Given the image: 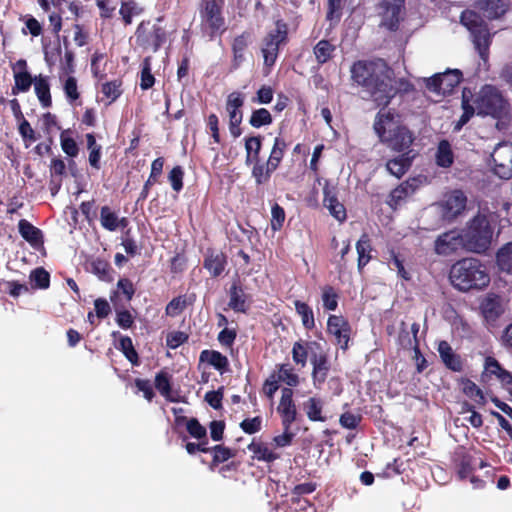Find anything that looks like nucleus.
<instances>
[{
	"label": "nucleus",
	"mask_w": 512,
	"mask_h": 512,
	"mask_svg": "<svg viewBox=\"0 0 512 512\" xmlns=\"http://www.w3.org/2000/svg\"><path fill=\"white\" fill-rule=\"evenodd\" d=\"M211 449V453L213 454L212 461L209 465L211 470H213L219 464L224 463L236 456V450L230 449L229 447H226L224 445L218 444L211 447Z\"/></svg>",
	"instance_id": "46"
},
{
	"label": "nucleus",
	"mask_w": 512,
	"mask_h": 512,
	"mask_svg": "<svg viewBox=\"0 0 512 512\" xmlns=\"http://www.w3.org/2000/svg\"><path fill=\"white\" fill-rule=\"evenodd\" d=\"M304 411L312 422H325L327 417L323 415L324 402L321 398L310 397L303 403Z\"/></svg>",
	"instance_id": "31"
},
{
	"label": "nucleus",
	"mask_w": 512,
	"mask_h": 512,
	"mask_svg": "<svg viewBox=\"0 0 512 512\" xmlns=\"http://www.w3.org/2000/svg\"><path fill=\"white\" fill-rule=\"evenodd\" d=\"M440 82L443 86V95H450L454 89L461 83L463 74L460 70H447L444 73H439Z\"/></svg>",
	"instance_id": "37"
},
{
	"label": "nucleus",
	"mask_w": 512,
	"mask_h": 512,
	"mask_svg": "<svg viewBox=\"0 0 512 512\" xmlns=\"http://www.w3.org/2000/svg\"><path fill=\"white\" fill-rule=\"evenodd\" d=\"M18 231L21 237L29 243V245L39 250L44 245V235L41 229L34 226L26 219H21L18 222Z\"/></svg>",
	"instance_id": "25"
},
{
	"label": "nucleus",
	"mask_w": 512,
	"mask_h": 512,
	"mask_svg": "<svg viewBox=\"0 0 512 512\" xmlns=\"http://www.w3.org/2000/svg\"><path fill=\"white\" fill-rule=\"evenodd\" d=\"M477 114L491 116L494 119L506 118L510 112V104L501 91L493 85L481 87L474 101Z\"/></svg>",
	"instance_id": "8"
},
{
	"label": "nucleus",
	"mask_w": 512,
	"mask_h": 512,
	"mask_svg": "<svg viewBox=\"0 0 512 512\" xmlns=\"http://www.w3.org/2000/svg\"><path fill=\"white\" fill-rule=\"evenodd\" d=\"M122 81L115 79L102 84V93L109 99V103L116 101L122 94Z\"/></svg>",
	"instance_id": "54"
},
{
	"label": "nucleus",
	"mask_w": 512,
	"mask_h": 512,
	"mask_svg": "<svg viewBox=\"0 0 512 512\" xmlns=\"http://www.w3.org/2000/svg\"><path fill=\"white\" fill-rule=\"evenodd\" d=\"M13 71L14 85L11 88L12 95L16 96L20 93H26L34 84L36 77H33L28 71V64L25 59H19L11 64Z\"/></svg>",
	"instance_id": "14"
},
{
	"label": "nucleus",
	"mask_w": 512,
	"mask_h": 512,
	"mask_svg": "<svg viewBox=\"0 0 512 512\" xmlns=\"http://www.w3.org/2000/svg\"><path fill=\"white\" fill-rule=\"evenodd\" d=\"M350 80L353 87L360 88L381 109H386L399 92L394 70L382 58L353 62Z\"/></svg>",
	"instance_id": "1"
},
{
	"label": "nucleus",
	"mask_w": 512,
	"mask_h": 512,
	"mask_svg": "<svg viewBox=\"0 0 512 512\" xmlns=\"http://www.w3.org/2000/svg\"><path fill=\"white\" fill-rule=\"evenodd\" d=\"M253 168L251 171V175L255 180L256 185L266 184L270 178L272 173L275 171L274 168H270V165L266 162L263 163L261 160L252 162Z\"/></svg>",
	"instance_id": "44"
},
{
	"label": "nucleus",
	"mask_w": 512,
	"mask_h": 512,
	"mask_svg": "<svg viewBox=\"0 0 512 512\" xmlns=\"http://www.w3.org/2000/svg\"><path fill=\"white\" fill-rule=\"evenodd\" d=\"M288 42V25L282 19L275 22V29L270 30L262 39L261 53L267 73L275 65L281 45Z\"/></svg>",
	"instance_id": "9"
},
{
	"label": "nucleus",
	"mask_w": 512,
	"mask_h": 512,
	"mask_svg": "<svg viewBox=\"0 0 512 512\" xmlns=\"http://www.w3.org/2000/svg\"><path fill=\"white\" fill-rule=\"evenodd\" d=\"M475 6L487 19L496 20L506 14L510 0H476Z\"/></svg>",
	"instance_id": "21"
},
{
	"label": "nucleus",
	"mask_w": 512,
	"mask_h": 512,
	"mask_svg": "<svg viewBox=\"0 0 512 512\" xmlns=\"http://www.w3.org/2000/svg\"><path fill=\"white\" fill-rule=\"evenodd\" d=\"M405 0H383L385 8L382 14L380 26L385 27L389 31H397L400 24V14L404 7Z\"/></svg>",
	"instance_id": "15"
},
{
	"label": "nucleus",
	"mask_w": 512,
	"mask_h": 512,
	"mask_svg": "<svg viewBox=\"0 0 512 512\" xmlns=\"http://www.w3.org/2000/svg\"><path fill=\"white\" fill-rule=\"evenodd\" d=\"M155 84V77L151 72V60L150 57L144 58L141 69V81L140 88L142 90H148Z\"/></svg>",
	"instance_id": "55"
},
{
	"label": "nucleus",
	"mask_w": 512,
	"mask_h": 512,
	"mask_svg": "<svg viewBox=\"0 0 512 512\" xmlns=\"http://www.w3.org/2000/svg\"><path fill=\"white\" fill-rule=\"evenodd\" d=\"M224 6L225 0H200L198 4L201 32L210 40L227 30Z\"/></svg>",
	"instance_id": "6"
},
{
	"label": "nucleus",
	"mask_w": 512,
	"mask_h": 512,
	"mask_svg": "<svg viewBox=\"0 0 512 512\" xmlns=\"http://www.w3.org/2000/svg\"><path fill=\"white\" fill-rule=\"evenodd\" d=\"M228 264L227 255L222 251L208 248L204 255L203 267L212 278L221 276Z\"/></svg>",
	"instance_id": "18"
},
{
	"label": "nucleus",
	"mask_w": 512,
	"mask_h": 512,
	"mask_svg": "<svg viewBox=\"0 0 512 512\" xmlns=\"http://www.w3.org/2000/svg\"><path fill=\"white\" fill-rule=\"evenodd\" d=\"M278 371L276 372V379L278 382L285 383L288 387H296L299 385V376L294 372V368L289 364H278Z\"/></svg>",
	"instance_id": "43"
},
{
	"label": "nucleus",
	"mask_w": 512,
	"mask_h": 512,
	"mask_svg": "<svg viewBox=\"0 0 512 512\" xmlns=\"http://www.w3.org/2000/svg\"><path fill=\"white\" fill-rule=\"evenodd\" d=\"M467 197L461 190L452 191L445 201L446 212L452 216L457 217L466 208Z\"/></svg>",
	"instance_id": "29"
},
{
	"label": "nucleus",
	"mask_w": 512,
	"mask_h": 512,
	"mask_svg": "<svg viewBox=\"0 0 512 512\" xmlns=\"http://www.w3.org/2000/svg\"><path fill=\"white\" fill-rule=\"evenodd\" d=\"M111 271L110 263L104 259L96 258L91 262V272L102 281L111 282L113 280Z\"/></svg>",
	"instance_id": "50"
},
{
	"label": "nucleus",
	"mask_w": 512,
	"mask_h": 512,
	"mask_svg": "<svg viewBox=\"0 0 512 512\" xmlns=\"http://www.w3.org/2000/svg\"><path fill=\"white\" fill-rule=\"evenodd\" d=\"M460 23L470 32L475 49L480 58L486 62L492 43V35L487 22L479 13L466 9L460 15Z\"/></svg>",
	"instance_id": "7"
},
{
	"label": "nucleus",
	"mask_w": 512,
	"mask_h": 512,
	"mask_svg": "<svg viewBox=\"0 0 512 512\" xmlns=\"http://www.w3.org/2000/svg\"><path fill=\"white\" fill-rule=\"evenodd\" d=\"M34 91L43 108H50L52 106L50 84L47 77L41 74L36 76Z\"/></svg>",
	"instance_id": "32"
},
{
	"label": "nucleus",
	"mask_w": 512,
	"mask_h": 512,
	"mask_svg": "<svg viewBox=\"0 0 512 512\" xmlns=\"http://www.w3.org/2000/svg\"><path fill=\"white\" fill-rule=\"evenodd\" d=\"M493 172L501 179L512 178V143L503 141L491 153Z\"/></svg>",
	"instance_id": "11"
},
{
	"label": "nucleus",
	"mask_w": 512,
	"mask_h": 512,
	"mask_svg": "<svg viewBox=\"0 0 512 512\" xmlns=\"http://www.w3.org/2000/svg\"><path fill=\"white\" fill-rule=\"evenodd\" d=\"M186 421V429L189 435L195 439H206L207 430L199 422L197 418L187 419L185 416L177 417L176 422L179 424Z\"/></svg>",
	"instance_id": "48"
},
{
	"label": "nucleus",
	"mask_w": 512,
	"mask_h": 512,
	"mask_svg": "<svg viewBox=\"0 0 512 512\" xmlns=\"http://www.w3.org/2000/svg\"><path fill=\"white\" fill-rule=\"evenodd\" d=\"M362 421V415L360 413H352L346 411L339 417V424L345 429H356Z\"/></svg>",
	"instance_id": "59"
},
{
	"label": "nucleus",
	"mask_w": 512,
	"mask_h": 512,
	"mask_svg": "<svg viewBox=\"0 0 512 512\" xmlns=\"http://www.w3.org/2000/svg\"><path fill=\"white\" fill-rule=\"evenodd\" d=\"M408 196V187L404 186L403 184L397 186L394 188L386 201V203L391 207L393 210H396L401 201H403Z\"/></svg>",
	"instance_id": "57"
},
{
	"label": "nucleus",
	"mask_w": 512,
	"mask_h": 512,
	"mask_svg": "<svg viewBox=\"0 0 512 512\" xmlns=\"http://www.w3.org/2000/svg\"><path fill=\"white\" fill-rule=\"evenodd\" d=\"M292 359L295 365L304 368L308 359L312 365L311 377L315 387L325 383L331 369L328 352L316 340L299 339L292 346Z\"/></svg>",
	"instance_id": "3"
},
{
	"label": "nucleus",
	"mask_w": 512,
	"mask_h": 512,
	"mask_svg": "<svg viewBox=\"0 0 512 512\" xmlns=\"http://www.w3.org/2000/svg\"><path fill=\"white\" fill-rule=\"evenodd\" d=\"M351 325L342 315H329L327 320V333L334 336L340 349L346 351L351 339Z\"/></svg>",
	"instance_id": "12"
},
{
	"label": "nucleus",
	"mask_w": 512,
	"mask_h": 512,
	"mask_svg": "<svg viewBox=\"0 0 512 512\" xmlns=\"http://www.w3.org/2000/svg\"><path fill=\"white\" fill-rule=\"evenodd\" d=\"M200 362H207L216 370L224 372L228 369V358L216 350H203L199 357Z\"/></svg>",
	"instance_id": "34"
},
{
	"label": "nucleus",
	"mask_w": 512,
	"mask_h": 512,
	"mask_svg": "<svg viewBox=\"0 0 512 512\" xmlns=\"http://www.w3.org/2000/svg\"><path fill=\"white\" fill-rule=\"evenodd\" d=\"M248 450L253 453L252 459L264 462H274L280 458V455L271 449L262 441H253L247 446Z\"/></svg>",
	"instance_id": "28"
},
{
	"label": "nucleus",
	"mask_w": 512,
	"mask_h": 512,
	"mask_svg": "<svg viewBox=\"0 0 512 512\" xmlns=\"http://www.w3.org/2000/svg\"><path fill=\"white\" fill-rule=\"evenodd\" d=\"M336 46L329 40H320L313 48L316 61L319 65H323L330 61L335 54Z\"/></svg>",
	"instance_id": "36"
},
{
	"label": "nucleus",
	"mask_w": 512,
	"mask_h": 512,
	"mask_svg": "<svg viewBox=\"0 0 512 512\" xmlns=\"http://www.w3.org/2000/svg\"><path fill=\"white\" fill-rule=\"evenodd\" d=\"M135 39L139 47L156 52L166 42L167 34L163 27L142 21L135 31Z\"/></svg>",
	"instance_id": "10"
},
{
	"label": "nucleus",
	"mask_w": 512,
	"mask_h": 512,
	"mask_svg": "<svg viewBox=\"0 0 512 512\" xmlns=\"http://www.w3.org/2000/svg\"><path fill=\"white\" fill-rule=\"evenodd\" d=\"M262 139L263 137L261 135L249 136L245 138L246 164L261 160L260 152L262 149Z\"/></svg>",
	"instance_id": "41"
},
{
	"label": "nucleus",
	"mask_w": 512,
	"mask_h": 512,
	"mask_svg": "<svg viewBox=\"0 0 512 512\" xmlns=\"http://www.w3.org/2000/svg\"><path fill=\"white\" fill-rule=\"evenodd\" d=\"M496 261L500 270L512 273V242L506 243L498 250Z\"/></svg>",
	"instance_id": "49"
},
{
	"label": "nucleus",
	"mask_w": 512,
	"mask_h": 512,
	"mask_svg": "<svg viewBox=\"0 0 512 512\" xmlns=\"http://www.w3.org/2000/svg\"><path fill=\"white\" fill-rule=\"evenodd\" d=\"M394 109H380L376 114L373 129L379 141L398 153H411L410 147L415 137L413 132L405 125L395 123Z\"/></svg>",
	"instance_id": "2"
},
{
	"label": "nucleus",
	"mask_w": 512,
	"mask_h": 512,
	"mask_svg": "<svg viewBox=\"0 0 512 512\" xmlns=\"http://www.w3.org/2000/svg\"><path fill=\"white\" fill-rule=\"evenodd\" d=\"M286 148L287 143L284 138L276 137L274 139L270 155L266 161L270 165V168H274L276 170L280 166L285 155Z\"/></svg>",
	"instance_id": "40"
},
{
	"label": "nucleus",
	"mask_w": 512,
	"mask_h": 512,
	"mask_svg": "<svg viewBox=\"0 0 512 512\" xmlns=\"http://www.w3.org/2000/svg\"><path fill=\"white\" fill-rule=\"evenodd\" d=\"M484 373L490 377L494 376L505 389L512 385V373L502 367L499 361L492 356L485 358Z\"/></svg>",
	"instance_id": "24"
},
{
	"label": "nucleus",
	"mask_w": 512,
	"mask_h": 512,
	"mask_svg": "<svg viewBox=\"0 0 512 512\" xmlns=\"http://www.w3.org/2000/svg\"><path fill=\"white\" fill-rule=\"evenodd\" d=\"M100 223L105 230L116 231L118 229V215L109 206H102L100 210Z\"/></svg>",
	"instance_id": "51"
},
{
	"label": "nucleus",
	"mask_w": 512,
	"mask_h": 512,
	"mask_svg": "<svg viewBox=\"0 0 512 512\" xmlns=\"http://www.w3.org/2000/svg\"><path fill=\"white\" fill-rule=\"evenodd\" d=\"M195 295L187 296L180 295L174 297L165 308V313L167 316L176 317L181 314L188 305H191L194 302Z\"/></svg>",
	"instance_id": "39"
},
{
	"label": "nucleus",
	"mask_w": 512,
	"mask_h": 512,
	"mask_svg": "<svg viewBox=\"0 0 512 512\" xmlns=\"http://www.w3.org/2000/svg\"><path fill=\"white\" fill-rule=\"evenodd\" d=\"M412 160L413 156L409 153H401L398 157L387 161L386 169L391 175L401 178L411 167Z\"/></svg>",
	"instance_id": "30"
},
{
	"label": "nucleus",
	"mask_w": 512,
	"mask_h": 512,
	"mask_svg": "<svg viewBox=\"0 0 512 512\" xmlns=\"http://www.w3.org/2000/svg\"><path fill=\"white\" fill-rule=\"evenodd\" d=\"M358 254V269L361 271L371 260V241L367 233H363L356 243Z\"/></svg>",
	"instance_id": "35"
},
{
	"label": "nucleus",
	"mask_w": 512,
	"mask_h": 512,
	"mask_svg": "<svg viewBox=\"0 0 512 512\" xmlns=\"http://www.w3.org/2000/svg\"><path fill=\"white\" fill-rule=\"evenodd\" d=\"M273 118L269 110L266 108H259L252 111L251 116L249 118V124L253 128H261L263 126H267L272 124Z\"/></svg>",
	"instance_id": "52"
},
{
	"label": "nucleus",
	"mask_w": 512,
	"mask_h": 512,
	"mask_svg": "<svg viewBox=\"0 0 512 512\" xmlns=\"http://www.w3.org/2000/svg\"><path fill=\"white\" fill-rule=\"evenodd\" d=\"M244 105V95L240 92L234 91L230 93L226 101V110L229 114V120L242 121L243 112L241 108Z\"/></svg>",
	"instance_id": "33"
},
{
	"label": "nucleus",
	"mask_w": 512,
	"mask_h": 512,
	"mask_svg": "<svg viewBox=\"0 0 512 512\" xmlns=\"http://www.w3.org/2000/svg\"><path fill=\"white\" fill-rule=\"evenodd\" d=\"M483 317L487 322H495L503 313L504 307L499 295H488L480 304Z\"/></svg>",
	"instance_id": "26"
},
{
	"label": "nucleus",
	"mask_w": 512,
	"mask_h": 512,
	"mask_svg": "<svg viewBox=\"0 0 512 512\" xmlns=\"http://www.w3.org/2000/svg\"><path fill=\"white\" fill-rule=\"evenodd\" d=\"M171 379L172 376L169 374V372L165 369H162L156 374L154 385L155 388L163 397H165L169 401H175L173 398H171Z\"/></svg>",
	"instance_id": "42"
},
{
	"label": "nucleus",
	"mask_w": 512,
	"mask_h": 512,
	"mask_svg": "<svg viewBox=\"0 0 512 512\" xmlns=\"http://www.w3.org/2000/svg\"><path fill=\"white\" fill-rule=\"evenodd\" d=\"M0 289L2 292L9 294L14 298L18 297L21 293L28 291V287L18 281H3L0 284Z\"/></svg>",
	"instance_id": "64"
},
{
	"label": "nucleus",
	"mask_w": 512,
	"mask_h": 512,
	"mask_svg": "<svg viewBox=\"0 0 512 512\" xmlns=\"http://www.w3.org/2000/svg\"><path fill=\"white\" fill-rule=\"evenodd\" d=\"M323 204L329 210L330 214L339 222H344L347 218L345 206L339 202L335 188L331 187L328 181L325 182L323 187Z\"/></svg>",
	"instance_id": "22"
},
{
	"label": "nucleus",
	"mask_w": 512,
	"mask_h": 512,
	"mask_svg": "<svg viewBox=\"0 0 512 512\" xmlns=\"http://www.w3.org/2000/svg\"><path fill=\"white\" fill-rule=\"evenodd\" d=\"M30 278L37 288L47 289L50 286V274L42 267L33 270Z\"/></svg>",
	"instance_id": "62"
},
{
	"label": "nucleus",
	"mask_w": 512,
	"mask_h": 512,
	"mask_svg": "<svg viewBox=\"0 0 512 512\" xmlns=\"http://www.w3.org/2000/svg\"><path fill=\"white\" fill-rule=\"evenodd\" d=\"M136 288L129 278H120L116 284V289L110 294V301L113 307L127 306L133 299Z\"/></svg>",
	"instance_id": "19"
},
{
	"label": "nucleus",
	"mask_w": 512,
	"mask_h": 512,
	"mask_svg": "<svg viewBox=\"0 0 512 512\" xmlns=\"http://www.w3.org/2000/svg\"><path fill=\"white\" fill-rule=\"evenodd\" d=\"M437 352L447 369L453 372H461L463 370L464 362L461 355L456 353L446 340L438 342Z\"/></svg>",
	"instance_id": "20"
},
{
	"label": "nucleus",
	"mask_w": 512,
	"mask_h": 512,
	"mask_svg": "<svg viewBox=\"0 0 512 512\" xmlns=\"http://www.w3.org/2000/svg\"><path fill=\"white\" fill-rule=\"evenodd\" d=\"M252 34L249 31H244L240 35H237L231 44V50L233 58L231 61V71H235L240 68L245 60L244 53L251 43Z\"/></svg>",
	"instance_id": "23"
},
{
	"label": "nucleus",
	"mask_w": 512,
	"mask_h": 512,
	"mask_svg": "<svg viewBox=\"0 0 512 512\" xmlns=\"http://www.w3.org/2000/svg\"><path fill=\"white\" fill-rule=\"evenodd\" d=\"M125 358L134 366H138L140 364L139 355L134 348L132 339L129 336H121L119 340V345L117 346Z\"/></svg>",
	"instance_id": "47"
},
{
	"label": "nucleus",
	"mask_w": 512,
	"mask_h": 512,
	"mask_svg": "<svg viewBox=\"0 0 512 512\" xmlns=\"http://www.w3.org/2000/svg\"><path fill=\"white\" fill-rule=\"evenodd\" d=\"M283 427L292 426L297 419V409L293 400L292 388H283L282 395L277 407Z\"/></svg>",
	"instance_id": "16"
},
{
	"label": "nucleus",
	"mask_w": 512,
	"mask_h": 512,
	"mask_svg": "<svg viewBox=\"0 0 512 512\" xmlns=\"http://www.w3.org/2000/svg\"><path fill=\"white\" fill-rule=\"evenodd\" d=\"M465 250L474 253L486 252L492 242L493 227L489 215L478 212L463 230Z\"/></svg>",
	"instance_id": "5"
},
{
	"label": "nucleus",
	"mask_w": 512,
	"mask_h": 512,
	"mask_svg": "<svg viewBox=\"0 0 512 512\" xmlns=\"http://www.w3.org/2000/svg\"><path fill=\"white\" fill-rule=\"evenodd\" d=\"M229 307L235 312L245 313L246 307V295L240 280H234L229 289Z\"/></svg>",
	"instance_id": "27"
},
{
	"label": "nucleus",
	"mask_w": 512,
	"mask_h": 512,
	"mask_svg": "<svg viewBox=\"0 0 512 512\" xmlns=\"http://www.w3.org/2000/svg\"><path fill=\"white\" fill-rule=\"evenodd\" d=\"M114 310L116 312V323L119 327L122 329H129L134 324V317L132 316L131 312L126 309V306L122 307H114Z\"/></svg>",
	"instance_id": "58"
},
{
	"label": "nucleus",
	"mask_w": 512,
	"mask_h": 512,
	"mask_svg": "<svg viewBox=\"0 0 512 512\" xmlns=\"http://www.w3.org/2000/svg\"><path fill=\"white\" fill-rule=\"evenodd\" d=\"M295 311L300 316L302 325L307 330L315 328V318L312 308L303 301H294Z\"/></svg>",
	"instance_id": "45"
},
{
	"label": "nucleus",
	"mask_w": 512,
	"mask_h": 512,
	"mask_svg": "<svg viewBox=\"0 0 512 512\" xmlns=\"http://www.w3.org/2000/svg\"><path fill=\"white\" fill-rule=\"evenodd\" d=\"M322 303L323 308L328 311H335L338 307L339 296L334 287L326 285L322 289Z\"/></svg>",
	"instance_id": "53"
},
{
	"label": "nucleus",
	"mask_w": 512,
	"mask_h": 512,
	"mask_svg": "<svg viewBox=\"0 0 512 512\" xmlns=\"http://www.w3.org/2000/svg\"><path fill=\"white\" fill-rule=\"evenodd\" d=\"M462 248L465 249L463 235L456 230L446 231L434 241V252L440 256H450Z\"/></svg>",
	"instance_id": "13"
},
{
	"label": "nucleus",
	"mask_w": 512,
	"mask_h": 512,
	"mask_svg": "<svg viewBox=\"0 0 512 512\" xmlns=\"http://www.w3.org/2000/svg\"><path fill=\"white\" fill-rule=\"evenodd\" d=\"M450 281L459 291L483 289L490 283L486 267L476 258H464L457 261L450 270Z\"/></svg>",
	"instance_id": "4"
},
{
	"label": "nucleus",
	"mask_w": 512,
	"mask_h": 512,
	"mask_svg": "<svg viewBox=\"0 0 512 512\" xmlns=\"http://www.w3.org/2000/svg\"><path fill=\"white\" fill-rule=\"evenodd\" d=\"M454 163V153L448 140L439 142L436 151V164L442 168H449Z\"/></svg>",
	"instance_id": "38"
},
{
	"label": "nucleus",
	"mask_w": 512,
	"mask_h": 512,
	"mask_svg": "<svg viewBox=\"0 0 512 512\" xmlns=\"http://www.w3.org/2000/svg\"><path fill=\"white\" fill-rule=\"evenodd\" d=\"M183 179L184 170L181 166L177 165L170 170L168 180L175 192H180L183 189Z\"/></svg>",
	"instance_id": "63"
},
{
	"label": "nucleus",
	"mask_w": 512,
	"mask_h": 512,
	"mask_svg": "<svg viewBox=\"0 0 512 512\" xmlns=\"http://www.w3.org/2000/svg\"><path fill=\"white\" fill-rule=\"evenodd\" d=\"M350 250H351V243L349 240H347V241L343 242V246H342L341 250L332 259V263L335 264L336 269L339 273H342L346 270V267H347L346 255L350 252Z\"/></svg>",
	"instance_id": "61"
},
{
	"label": "nucleus",
	"mask_w": 512,
	"mask_h": 512,
	"mask_svg": "<svg viewBox=\"0 0 512 512\" xmlns=\"http://www.w3.org/2000/svg\"><path fill=\"white\" fill-rule=\"evenodd\" d=\"M452 461L460 480L467 479L475 470L476 459L465 447L455 450Z\"/></svg>",
	"instance_id": "17"
},
{
	"label": "nucleus",
	"mask_w": 512,
	"mask_h": 512,
	"mask_svg": "<svg viewBox=\"0 0 512 512\" xmlns=\"http://www.w3.org/2000/svg\"><path fill=\"white\" fill-rule=\"evenodd\" d=\"M68 134V130H64L61 132L60 134V144H61V148L63 150V152L73 158V157H76L79 153V147L76 143V141L67 135Z\"/></svg>",
	"instance_id": "56"
},
{
	"label": "nucleus",
	"mask_w": 512,
	"mask_h": 512,
	"mask_svg": "<svg viewBox=\"0 0 512 512\" xmlns=\"http://www.w3.org/2000/svg\"><path fill=\"white\" fill-rule=\"evenodd\" d=\"M316 487L317 485L314 482H306L296 485L291 492V501L293 503H300L302 501L301 496L313 493L316 490Z\"/></svg>",
	"instance_id": "60"
}]
</instances>
